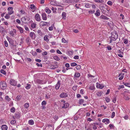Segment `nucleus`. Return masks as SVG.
I'll use <instances>...</instances> for the list:
<instances>
[{
	"label": "nucleus",
	"instance_id": "1",
	"mask_svg": "<svg viewBox=\"0 0 130 130\" xmlns=\"http://www.w3.org/2000/svg\"><path fill=\"white\" fill-rule=\"evenodd\" d=\"M111 37L113 40H115L118 38V35L116 32L114 31L111 33Z\"/></svg>",
	"mask_w": 130,
	"mask_h": 130
},
{
	"label": "nucleus",
	"instance_id": "2",
	"mask_svg": "<svg viewBox=\"0 0 130 130\" xmlns=\"http://www.w3.org/2000/svg\"><path fill=\"white\" fill-rule=\"evenodd\" d=\"M7 85L4 81H1L0 83V88L3 89H5L6 88Z\"/></svg>",
	"mask_w": 130,
	"mask_h": 130
},
{
	"label": "nucleus",
	"instance_id": "3",
	"mask_svg": "<svg viewBox=\"0 0 130 130\" xmlns=\"http://www.w3.org/2000/svg\"><path fill=\"white\" fill-rule=\"evenodd\" d=\"M29 36L32 39H34L36 38L35 34L33 32H31L29 34Z\"/></svg>",
	"mask_w": 130,
	"mask_h": 130
},
{
	"label": "nucleus",
	"instance_id": "4",
	"mask_svg": "<svg viewBox=\"0 0 130 130\" xmlns=\"http://www.w3.org/2000/svg\"><path fill=\"white\" fill-rule=\"evenodd\" d=\"M68 94L66 93L62 92L60 95V97L62 98H66L68 96Z\"/></svg>",
	"mask_w": 130,
	"mask_h": 130
},
{
	"label": "nucleus",
	"instance_id": "5",
	"mask_svg": "<svg viewBox=\"0 0 130 130\" xmlns=\"http://www.w3.org/2000/svg\"><path fill=\"white\" fill-rule=\"evenodd\" d=\"M10 84L12 85L15 86L17 85V82L13 79H11L10 82Z\"/></svg>",
	"mask_w": 130,
	"mask_h": 130
},
{
	"label": "nucleus",
	"instance_id": "6",
	"mask_svg": "<svg viewBox=\"0 0 130 130\" xmlns=\"http://www.w3.org/2000/svg\"><path fill=\"white\" fill-rule=\"evenodd\" d=\"M35 19L37 21H40V15L38 14H36L35 16Z\"/></svg>",
	"mask_w": 130,
	"mask_h": 130
},
{
	"label": "nucleus",
	"instance_id": "7",
	"mask_svg": "<svg viewBox=\"0 0 130 130\" xmlns=\"http://www.w3.org/2000/svg\"><path fill=\"white\" fill-rule=\"evenodd\" d=\"M60 81L58 80V82L56 84L55 86V89H59L60 86Z\"/></svg>",
	"mask_w": 130,
	"mask_h": 130
},
{
	"label": "nucleus",
	"instance_id": "8",
	"mask_svg": "<svg viewBox=\"0 0 130 130\" xmlns=\"http://www.w3.org/2000/svg\"><path fill=\"white\" fill-rule=\"evenodd\" d=\"M102 122L105 123L106 124L109 123V120L108 119H105L103 120Z\"/></svg>",
	"mask_w": 130,
	"mask_h": 130
},
{
	"label": "nucleus",
	"instance_id": "9",
	"mask_svg": "<svg viewBox=\"0 0 130 130\" xmlns=\"http://www.w3.org/2000/svg\"><path fill=\"white\" fill-rule=\"evenodd\" d=\"M100 11L98 9L97 10L96 12L95 13V15L96 17H98L100 15Z\"/></svg>",
	"mask_w": 130,
	"mask_h": 130
},
{
	"label": "nucleus",
	"instance_id": "10",
	"mask_svg": "<svg viewBox=\"0 0 130 130\" xmlns=\"http://www.w3.org/2000/svg\"><path fill=\"white\" fill-rule=\"evenodd\" d=\"M5 100L7 102H10L11 99L9 98L8 96V95L6 96L5 98Z\"/></svg>",
	"mask_w": 130,
	"mask_h": 130
},
{
	"label": "nucleus",
	"instance_id": "11",
	"mask_svg": "<svg viewBox=\"0 0 130 130\" xmlns=\"http://www.w3.org/2000/svg\"><path fill=\"white\" fill-rule=\"evenodd\" d=\"M26 41L28 44H30L31 43V40L29 37H28L26 39Z\"/></svg>",
	"mask_w": 130,
	"mask_h": 130
},
{
	"label": "nucleus",
	"instance_id": "12",
	"mask_svg": "<svg viewBox=\"0 0 130 130\" xmlns=\"http://www.w3.org/2000/svg\"><path fill=\"white\" fill-rule=\"evenodd\" d=\"M36 82L39 84H44L43 82L42 81V80H41L40 79H38L36 80Z\"/></svg>",
	"mask_w": 130,
	"mask_h": 130
},
{
	"label": "nucleus",
	"instance_id": "13",
	"mask_svg": "<svg viewBox=\"0 0 130 130\" xmlns=\"http://www.w3.org/2000/svg\"><path fill=\"white\" fill-rule=\"evenodd\" d=\"M65 2L66 3H74V0H66Z\"/></svg>",
	"mask_w": 130,
	"mask_h": 130
},
{
	"label": "nucleus",
	"instance_id": "14",
	"mask_svg": "<svg viewBox=\"0 0 130 130\" xmlns=\"http://www.w3.org/2000/svg\"><path fill=\"white\" fill-rule=\"evenodd\" d=\"M100 18L101 19H102L106 20H108L109 18L104 15H102L100 17Z\"/></svg>",
	"mask_w": 130,
	"mask_h": 130
},
{
	"label": "nucleus",
	"instance_id": "15",
	"mask_svg": "<svg viewBox=\"0 0 130 130\" xmlns=\"http://www.w3.org/2000/svg\"><path fill=\"white\" fill-rule=\"evenodd\" d=\"M58 67V66L57 65H51L50 66V68L51 69H55L56 68Z\"/></svg>",
	"mask_w": 130,
	"mask_h": 130
},
{
	"label": "nucleus",
	"instance_id": "16",
	"mask_svg": "<svg viewBox=\"0 0 130 130\" xmlns=\"http://www.w3.org/2000/svg\"><path fill=\"white\" fill-rule=\"evenodd\" d=\"M69 106V104L68 103H66L64 104L63 106L62 107V108H65L68 107Z\"/></svg>",
	"mask_w": 130,
	"mask_h": 130
},
{
	"label": "nucleus",
	"instance_id": "17",
	"mask_svg": "<svg viewBox=\"0 0 130 130\" xmlns=\"http://www.w3.org/2000/svg\"><path fill=\"white\" fill-rule=\"evenodd\" d=\"M42 18L43 20H46L47 19V18L46 15L45 13H43L42 14Z\"/></svg>",
	"mask_w": 130,
	"mask_h": 130
},
{
	"label": "nucleus",
	"instance_id": "18",
	"mask_svg": "<svg viewBox=\"0 0 130 130\" xmlns=\"http://www.w3.org/2000/svg\"><path fill=\"white\" fill-rule=\"evenodd\" d=\"M17 27L18 29L21 33H22L23 32V30L22 28L19 26H17Z\"/></svg>",
	"mask_w": 130,
	"mask_h": 130
},
{
	"label": "nucleus",
	"instance_id": "19",
	"mask_svg": "<svg viewBox=\"0 0 130 130\" xmlns=\"http://www.w3.org/2000/svg\"><path fill=\"white\" fill-rule=\"evenodd\" d=\"M7 126L6 125H2V130H7Z\"/></svg>",
	"mask_w": 130,
	"mask_h": 130
},
{
	"label": "nucleus",
	"instance_id": "20",
	"mask_svg": "<svg viewBox=\"0 0 130 130\" xmlns=\"http://www.w3.org/2000/svg\"><path fill=\"white\" fill-rule=\"evenodd\" d=\"M45 11L46 12L48 13H50L51 12V10L48 7H46V8Z\"/></svg>",
	"mask_w": 130,
	"mask_h": 130
},
{
	"label": "nucleus",
	"instance_id": "21",
	"mask_svg": "<svg viewBox=\"0 0 130 130\" xmlns=\"http://www.w3.org/2000/svg\"><path fill=\"white\" fill-rule=\"evenodd\" d=\"M37 32L38 34L41 36H42V35H44V34L40 30H38Z\"/></svg>",
	"mask_w": 130,
	"mask_h": 130
},
{
	"label": "nucleus",
	"instance_id": "22",
	"mask_svg": "<svg viewBox=\"0 0 130 130\" xmlns=\"http://www.w3.org/2000/svg\"><path fill=\"white\" fill-rule=\"evenodd\" d=\"M80 76V74L79 73L75 72L74 74V76L76 77H78Z\"/></svg>",
	"mask_w": 130,
	"mask_h": 130
},
{
	"label": "nucleus",
	"instance_id": "23",
	"mask_svg": "<svg viewBox=\"0 0 130 130\" xmlns=\"http://www.w3.org/2000/svg\"><path fill=\"white\" fill-rule=\"evenodd\" d=\"M124 98L126 100H128L130 99L129 98L127 95H124Z\"/></svg>",
	"mask_w": 130,
	"mask_h": 130
},
{
	"label": "nucleus",
	"instance_id": "24",
	"mask_svg": "<svg viewBox=\"0 0 130 130\" xmlns=\"http://www.w3.org/2000/svg\"><path fill=\"white\" fill-rule=\"evenodd\" d=\"M54 59L55 60L58 61L60 60L59 58L57 56H55L53 57Z\"/></svg>",
	"mask_w": 130,
	"mask_h": 130
},
{
	"label": "nucleus",
	"instance_id": "25",
	"mask_svg": "<svg viewBox=\"0 0 130 130\" xmlns=\"http://www.w3.org/2000/svg\"><path fill=\"white\" fill-rule=\"evenodd\" d=\"M8 40L9 42L12 45H13L14 43L13 42V40L11 39H10V38H8Z\"/></svg>",
	"mask_w": 130,
	"mask_h": 130
},
{
	"label": "nucleus",
	"instance_id": "26",
	"mask_svg": "<svg viewBox=\"0 0 130 130\" xmlns=\"http://www.w3.org/2000/svg\"><path fill=\"white\" fill-rule=\"evenodd\" d=\"M31 87V85L29 84H27V86L25 87V88L27 89H29Z\"/></svg>",
	"mask_w": 130,
	"mask_h": 130
},
{
	"label": "nucleus",
	"instance_id": "27",
	"mask_svg": "<svg viewBox=\"0 0 130 130\" xmlns=\"http://www.w3.org/2000/svg\"><path fill=\"white\" fill-rule=\"evenodd\" d=\"M47 23L46 22L42 21L40 22V24L41 25H42V26H45L46 25V24Z\"/></svg>",
	"mask_w": 130,
	"mask_h": 130
},
{
	"label": "nucleus",
	"instance_id": "28",
	"mask_svg": "<svg viewBox=\"0 0 130 130\" xmlns=\"http://www.w3.org/2000/svg\"><path fill=\"white\" fill-rule=\"evenodd\" d=\"M15 118H19L20 117V114L19 113H15Z\"/></svg>",
	"mask_w": 130,
	"mask_h": 130
},
{
	"label": "nucleus",
	"instance_id": "29",
	"mask_svg": "<svg viewBox=\"0 0 130 130\" xmlns=\"http://www.w3.org/2000/svg\"><path fill=\"white\" fill-rule=\"evenodd\" d=\"M66 13L64 12H63L62 13V18L64 19H65L66 17Z\"/></svg>",
	"mask_w": 130,
	"mask_h": 130
},
{
	"label": "nucleus",
	"instance_id": "30",
	"mask_svg": "<svg viewBox=\"0 0 130 130\" xmlns=\"http://www.w3.org/2000/svg\"><path fill=\"white\" fill-rule=\"evenodd\" d=\"M29 124L31 125H32L34 123V122L33 120H30L29 121Z\"/></svg>",
	"mask_w": 130,
	"mask_h": 130
},
{
	"label": "nucleus",
	"instance_id": "31",
	"mask_svg": "<svg viewBox=\"0 0 130 130\" xmlns=\"http://www.w3.org/2000/svg\"><path fill=\"white\" fill-rule=\"evenodd\" d=\"M24 107L26 108H28L29 107V104L28 103H26L24 105Z\"/></svg>",
	"mask_w": 130,
	"mask_h": 130
},
{
	"label": "nucleus",
	"instance_id": "32",
	"mask_svg": "<svg viewBox=\"0 0 130 130\" xmlns=\"http://www.w3.org/2000/svg\"><path fill=\"white\" fill-rule=\"evenodd\" d=\"M103 93V92H101V91H99L98 92H97L96 93V94L98 96H101V95Z\"/></svg>",
	"mask_w": 130,
	"mask_h": 130
},
{
	"label": "nucleus",
	"instance_id": "33",
	"mask_svg": "<svg viewBox=\"0 0 130 130\" xmlns=\"http://www.w3.org/2000/svg\"><path fill=\"white\" fill-rule=\"evenodd\" d=\"M101 7H102V9H101V10H104V9H106L107 10V11H108L107 13L109 12V11L110 10L108 8H105V7L103 6H102Z\"/></svg>",
	"mask_w": 130,
	"mask_h": 130
},
{
	"label": "nucleus",
	"instance_id": "34",
	"mask_svg": "<svg viewBox=\"0 0 130 130\" xmlns=\"http://www.w3.org/2000/svg\"><path fill=\"white\" fill-rule=\"evenodd\" d=\"M15 109L14 107H12L10 109V111L11 112L14 113L15 111Z\"/></svg>",
	"mask_w": 130,
	"mask_h": 130
},
{
	"label": "nucleus",
	"instance_id": "35",
	"mask_svg": "<svg viewBox=\"0 0 130 130\" xmlns=\"http://www.w3.org/2000/svg\"><path fill=\"white\" fill-rule=\"evenodd\" d=\"M30 8L31 9L33 10L35 8V6L34 4H31L30 5Z\"/></svg>",
	"mask_w": 130,
	"mask_h": 130
},
{
	"label": "nucleus",
	"instance_id": "36",
	"mask_svg": "<svg viewBox=\"0 0 130 130\" xmlns=\"http://www.w3.org/2000/svg\"><path fill=\"white\" fill-rule=\"evenodd\" d=\"M44 40L45 41H49V39L47 37V36L45 35L44 36Z\"/></svg>",
	"mask_w": 130,
	"mask_h": 130
},
{
	"label": "nucleus",
	"instance_id": "37",
	"mask_svg": "<svg viewBox=\"0 0 130 130\" xmlns=\"http://www.w3.org/2000/svg\"><path fill=\"white\" fill-rule=\"evenodd\" d=\"M36 26V24L35 23H33L31 24V27L32 28H34Z\"/></svg>",
	"mask_w": 130,
	"mask_h": 130
},
{
	"label": "nucleus",
	"instance_id": "38",
	"mask_svg": "<svg viewBox=\"0 0 130 130\" xmlns=\"http://www.w3.org/2000/svg\"><path fill=\"white\" fill-rule=\"evenodd\" d=\"M70 65L71 66L74 67L75 66H76L77 65V64L76 63L74 62L71 63L70 64Z\"/></svg>",
	"mask_w": 130,
	"mask_h": 130
},
{
	"label": "nucleus",
	"instance_id": "39",
	"mask_svg": "<svg viewBox=\"0 0 130 130\" xmlns=\"http://www.w3.org/2000/svg\"><path fill=\"white\" fill-rule=\"evenodd\" d=\"M4 75H5L6 74L5 71L3 69H1L0 71Z\"/></svg>",
	"mask_w": 130,
	"mask_h": 130
},
{
	"label": "nucleus",
	"instance_id": "40",
	"mask_svg": "<svg viewBox=\"0 0 130 130\" xmlns=\"http://www.w3.org/2000/svg\"><path fill=\"white\" fill-rule=\"evenodd\" d=\"M85 7L87 8H89L90 7V5L89 3L86 4L85 5Z\"/></svg>",
	"mask_w": 130,
	"mask_h": 130
},
{
	"label": "nucleus",
	"instance_id": "41",
	"mask_svg": "<svg viewBox=\"0 0 130 130\" xmlns=\"http://www.w3.org/2000/svg\"><path fill=\"white\" fill-rule=\"evenodd\" d=\"M22 97L21 95H18L17 97V101H19Z\"/></svg>",
	"mask_w": 130,
	"mask_h": 130
},
{
	"label": "nucleus",
	"instance_id": "42",
	"mask_svg": "<svg viewBox=\"0 0 130 130\" xmlns=\"http://www.w3.org/2000/svg\"><path fill=\"white\" fill-rule=\"evenodd\" d=\"M95 1L97 2L103 3L104 2L103 0H95Z\"/></svg>",
	"mask_w": 130,
	"mask_h": 130
},
{
	"label": "nucleus",
	"instance_id": "43",
	"mask_svg": "<svg viewBox=\"0 0 130 130\" xmlns=\"http://www.w3.org/2000/svg\"><path fill=\"white\" fill-rule=\"evenodd\" d=\"M105 100L107 102H109L110 101V99L108 98V97H106L105 98Z\"/></svg>",
	"mask_w": 130,
	"mask_h": 130
},
{
	"label": "nucleus",
	"instance_id": "44",
	"mask_svg": "<svg viewBox=\"0 0 130 130\" xmlns=\"http://www.w3.org/2000/svg\"><path fill=\"white\" fill-rule=\"evenodd\" d=\"M107 4L111 6L112 4V3L111 1H109L107 2Z\"/></svg>",
	"mask_w": 130,
	"mask_h": 130
},
{
	"label": "nucleus",
	"instance_id": "45",
	"mask_svg": "<svg viewBox=\"0 0 130 130\" xmlns=\"http://www.w3.org/2000/svg\"><path fill=\"white\" fill-rule=\"evenodd\" d=\"M120 76H121L119 78V79L120 80H122L123 77V75H122L121 74H120L119 75V77Z\"/></svg>",
	"mask_w": 130,
	"mask_h": 130
},
{
	"label": "nucleus",
	"instance_id": "46",
	"mask_svg": "<svg viewBox=\"0 0 130 130\" xmlns=\"http://www.w3.org/2000/svg\"><path fill=\"white\" fill-rule=\"evenodd\" d=\"M99 88L100 89H102L104 87V85L102 84H99Z\"/></svg>",
	"mask_w": 130,
	"mask_h": 130
},
{
	"label": "nucleus",
	"instance_id": "47",
	"mask_svg": "<svg viewBox=\"0 0 130 130\" xmlns=\"http://www.w3.org/2000/svg\"><path fill=\"white\" fill-rule=\"evenodd\" d=\"M4 43L5 46L6 47H7L8 46V44L7 42L6 41H4Z\"/></svg>",
	"mask_w": 130,
	"mask_h": 130
},
{
	"label": "nucleus",
	"instance_id": "48",
	"mask_svg": "<svg viewBox=\"0 0 130 130\" xmlns=\"http://www.w3.org/2000/svg\"><path fill=\"white\" fill-rule=\"evenodd\" d=\"M115 116V113L114 112H112L111 116V117L112 118H113Z\"/></svg>",
	"mask_w": 130,
	"mask_h": 130
},
{
	"label": "nucleus",
	"instance_id": "49",
	"mask_svg": "<svg viewBox=\"0 0 130 130\" xmlns=\"http://www.w3.org/2000/svg\"><path fill=\"white\" fill-rule=\"evenodd\" d=\"M68 54L70 55H71L73 54V52L71 51H68Z\"/></svg>",
	"mask_w": 130,
	"mask_h": 130
},
{
	"label": "nucleus",
	"instance_id": "50",
	"mask_svg": "<svg viewBox=\"0 0 130 130\" xmlns=\"http://www.w3.org/2000/svg\"><path fill=\"white\" fill-rule=\"evenodd\" d=\"M5 17L7 19H8L10 17L8 14H7L5 16Z\"/></svg>",
	"mask_w": 130,
	"mask_h": 130
},
{
	"label": "nucleus",
	"instance_id": "51",
	"mask_svg": "<svg viewBox=\"0 0 130 130\" xmlns=\"http://www.w3.org/2000/svg\"><path fill=\"white\" fill-rule=\"evenodd\" d=\"M76 68L77 70H79L81 68V66L80 65H78L76 66Z\"/></svg>",
	"mask_w": 130,
	"mask_h": 130
},
{
	"label": "nucleus",
	"instance_id": "52",
	"mask_svg": "<svg viewBox=\"0 0 130 130\" xmlns=\"http://www.w3.org/2000/svg\"><path fill=\"white\" fill-rule=\"evenodd\" d=\"M124 88V86L123 85H120L119 86V88H118V90H120L121 88Z\"/></svg>",
	"mask_w": 130,
	"mask_h": 130
},
{
	"label": "nucleus",
	"instance_id": "53",
	"mask_svg": "<svg viewBox=\"0 0 130 130\" xmlns=\"http://www.w3.org/2000/svg\"><path fill=\"white\" fill-rule=\"evenodd\" d=\"M95 12V10H90V11H88V12H89V13H91V14H92V13H94Z\"/></svg>",
	"mask_w": 130,
	"mask_h": 130
},
{
	"label": "nucleus",
	"instance_id": "54",
	"mask_svg": "<svg viewBox=\"0 0 130 130\" xmlns=\"http://www.w3.org/2000/svg\"><path fill=\"white\" fill-rule=\"evenodd\" d=\"M46 101H43L41 103V105H46Z\"/></svg>",
	"mask_w": 130,
	"mask_h": 130
},
{
	"label": "nucleus",
	"instance_id": "55",
	"mask_svg": "<svg viewBox=\"0 0 130 130\" xmlns=\"http://www.w3.org/2000/svg\"><path fill=\"white\" fill-rule=\"evenodd\" d=\"M77 86H74L73 87V89L74 91H75L77 89Z\"/></svg>",
	"mask_w": 130,
	"mask_h": 130
},
{
	"label": "nucleus",
	"instance_id": "56",
	"mask_svg": "<svg viewBox=\"0 0 130 130\" xmlns=\"http://www.w3.org/2000/svg\"><path fill=\"white\" fill-rule=\"evenodd\" d=\"M36 51L37 52L39 53H41L42 52V51L40 50V49L39 48L37 49L36 50Z\"/></svg>",
	"mask_w": 130,
	"mask_h": 130
},
{
	"label": "nucleus",
	"instance_id": "57",
	"mask_svg": "<svg viewBox=\"0 0 130 130\" xmlns=\"http://www.w3.org/2000/svg\"><path fill=\"white\" fill-rule=\"evenodd\" d=\"M128 41L127 39H125L124 40V43L125 44H126L128 43Z\"/></svg>",
	"mask_w": 130,
	"mask_h": 130
},
{
	"label": "nucleus",
	"instance_id": "58",
	"mask_svg": "<svg viewBox=\"0 0 130 130\" xmlns=\"http://www.w3.org/2000/svg\"><path fill=\"white\" fill-rule=\"evenodd\" d=\"M13 13V11L12 10L9 11L8 12V14L9 15H10Z\"/></svg>",
	"mask_w": 130,
	"mask_h": 130
},
{
	"label": "nucleus",
	"instance_id": "59",
	"mask_svg": "<svg viewBox=\"0 0 130 130\" xmlns=\"http://www.w3.org/2000/svg\"><path fill=\"white\" fill-rule=\"evenodd\" d=\"M124 84L126 86H127V87H130V83H126L125 84Z\"/></svg>",
	"mask_w": 130,
	"mask_h": 130
},
{
	"label": "nucleus",
	"instance_id": "60",
	"mask_svg": "<svg viewBox=\"0 0 130 130\" xmlns=\"http://www.w3.org/2000/svg\"><path fill=\"white\" fill-rule=\"evenodd\" d=\"M26 60L29 62H30L31 61V59L29 58H26Z\"/></svg>",
	"mask_w": 130,
	"mask_h": 130
},
{
	"label": "nucleus",
	"instance_id": "61",
	"mask_svg": "<svg viewBox=\"0 0 130 130\" xmlns=\"http://www.w3.org/2000/svg\"><path fill=\"white\" fill-rule=\"evenodd\" d=\"M13 8L12 7H9L8 8L7 10L8 11H10V10H13Z\"/></svg>",
	"mask_w": 130,
	"mask_h": 130
},
{
	"label": "nucleus",
	"instance_id": "62",
	"mask_svg": "<svg viewBox=\"0 0 130 130\" xmlns=\"http://www.w3.org/2000/svg\"><path fill=\"white\" fill-rule=\"evenodd\" d=\"M9 34L13 36L14 35L13 32L12 31H10L9 32Z\"/></svg>",
	"mask_w": 130,
	"mask_h": 130
},
{
	"label": "nucleus",
	"instance_id": "63",
	"mask_svg": "<svg viewBox=\"0 0 130 130\" xmlns=\"http://www.w3.org/2000/svg\"><path fill=\"white\" fill-rule=\"evenodd\" d=\"M107 48L109 51L111 50L112 49L111 46H108Z\"/></svg>",
	"mask_w": 130,
	"mask_h": 130
},
{
	"label": "nucleus",
	"instance_id": "64",
	"mask_svg": "<svg viewBox=\"0 0 130 130\" xmlns=\"http://www.w3.org/2000/svg\"><path fill=\"white\" fill-rule=\"evenodd\" d=\"M48 29L50 31H52L53 30V27L52 26H50L49 27Z\"/></svg>",
	"mask_w": 130,
	"mask_h": 130
}]
</instances>
